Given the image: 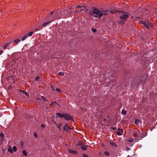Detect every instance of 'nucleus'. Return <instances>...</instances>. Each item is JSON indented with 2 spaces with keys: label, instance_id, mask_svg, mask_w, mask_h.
I'll list each match as a JSON object with an SVG mask.
<instances>
[{
  "label": "nucleus",
  "instance_id": "obj_13",
  "mask_svg": "<svg viewBox=\"0 0 157 157\" xmlns=\"http://www.w3.org/2000/svg\"><path fill=\"white\" fill-rule=\"evenodd\" d=\"M4 135L2 133H0V140H2L4 138Z\"/></svg>",
  "mask_w": 157,
  "mask_h": 157
},
{
  "label": "nucleus",
  "instance_id": "obj_26",
  "mask_svg": "<svg viewBox=\"0 0 157 157\" xmlns=\"http://www.w3.org/2000/svg\"><path fill=\"white\" fill-rule=\"evenodd\" d=\"M56 90L58 92H61V90H60V89L59 88H57L56 89Z\"/></svg>",
  "mask_w": 157,
  "mask_h": 157
},
{
  "label": "nucleus",
  "instance_id": "obj_3",
  "mask_svg": "<svg viewBox=\"0 0 157 157\" xmlns=\"http://www.w3.org/2000/svg\"><path fill=\"white\" fill-rule=\"evenodd\" d=\"M142 23L144 25L145 27L149 29L150 28V27H153V25L151 22L149 21L148 20H147L145 21H143Z\"/></svg>",
  "mask_w": 157,
  "mask_h": 157
},
{
  "label": "nucleus",
  "instance_id": "obj_20",
  "mask_svg": "<svg viewBox=\"0 0 157 157\" xmlns=\"http://www.w3.org/2000/svg\"><path fill=\"white\" fill-rule=\"evenodd\" d=\"M133 136L134 137H137L138 138V136L136 132H135L133 134Z\"/></svg>",
  "mask_w": 157,
  "mask_h": 157
},
{
  "label": "nucleus",
  "instance_id": "obj_42",
  "mask_svg": "<svg viewBox=\"0 0 157 157\" xmlns=\"http://www.w3.org/2000/svg\"><path fill=\"white\" fill-rule=\"evenodd\" d=\"M113 129L114 130H115V128H113Z\"/></svg>",
  "mask_w": 157,
  "mask_h": 157
},
{
  "label": "nucleus",
  "instance_id": "obj_37",
  "mask_svg": "<svg viewBox=\"0 0 157 157\" xmlns=\"http://www.w3.org/2000/svg\"><path fill=\"white\" fill-rule=\"evenodd\" d=\"M41 127H42V128H44L45 126V125L44 124H42L41 125Z\"/></svg>",
  "mask_w": 157,
  "mask_h": 157
},
{
  "label": "nucleus",
  "instance_id": "obj_39",
  "mask_svg": "<svg viewBox=\"0 0 157 157\" xmlns=\"http://www.w3.org/2000/svg\"><path fill=\"white\" fill-rule=\"evenodd\" d=\"M81 7L80 6H78L76 7V8H81Z\"/></svg>",
  "mask_w": 157,
  "mask_h": 157
},
{
  "label": "nucleus",
  "instance_id": "obj_35",
  "mask_svg": "<svg viewBox=\"0 0 157 157\" xmlns=\"http://www.w3.org/2000/svg\"><path fill=\"white\" fill-rule=\"evenodd\" d=\"M34 136H35L36 137V138H37V134H36V133H34Z\"/></svg>",
  "mask_w": 157,
  "mask_h": 157
},
{
  "label": "nucleus",
  "instance_id": "obj_17",
  "mask_svg": "<svg viewBox=\"0 0 157 157\" xmlns=\"http://www.w3.org/2000/svg\"><path fill=\"white\" fill-rule=\"evenodd\" d=\"M126 113V111L124 110H122L121 112V113L123 115H125Z\"/></svg>",
  "mask_w": 157,
  "mask_h": 157
},
{
  "label": "nucleus",
  "instance_id": "obj_14",
  "mask_svg": "<svg viewBox=\"0 0 157 157\" xmlns=\"http://www.w3.org/2000/svg\"><path fill=\"white\" fill-rule=\"evenodd\" d=\"M20 41V39H16L14 40V42L16 44H17Z\"/></svg>",
  "mask_w": 157,
  "mask_h": 157
},
{
  "label": "nucleus",
  "instance_id": "obj_30",
  "mask_svg": "<svg viewBox=\"0 0 157 157\" xmlns=\"http://www.w3.org/2000/svg\"><path fill=\"white\" fill-rule=\"evenodd\" d=\"M81 11V10H79V11H77L76 10L75 11L76 13H80Z\"/></svg>",
  "mask_w": 157,
  "mask_h": 157
},
{
  "label": "nucleus",
  "instance_id": "obj_36",
  "mask_svg": "<svg viewBox=\"0 0 157 157\" xmlns=\"http://www.w3.org/2000/svg\"><path fill=\"white\" fill-rule=\"evenodd\" d=\"M56 103V101H54V102H52V103L50 104V105H53V103Z\"/></svg>",
  "mask_w": 157,
  "mask_h": 157
},
{
  "label": "nucleus",
  "instance_id": "obj_43",
  "mask_svg": "<svg viewBox=\"0 0 157 157\" xmlns=\"http://www.w3.org/2000/svg\"><path fill=\"white\" fill-rule=\"evenodd\" d=\"M68 15H69V16H70L71 15V14L70 13H69Z\"/></svg>",
  "mask_w": 157,
  "mask_h": 157
},
{
  "label": "nucleus",
  "instance_id": "obj_22",
  "mask_svg": "<svg viewBox=\"0 0 157 157\" xmlns=\"http://www.w3.org/2000/svg\"><path fill=\"white\" fill-rule=\"evenodd\" d=\"M23 154L25 156H27V154L26 151L25 150H23Z\"/></svg>",
  "mask_w": 157,
  "mask_h": 157
},
{
  "label": "nucleus",
  "instance_id": "obj_29",
  "mask_svg": "<svg viewBox=\"0 0 157 157\" xmlns=\"http://www.w3.org/2000/svg\"><path fill=\"white\" fill-rule=\"evenodd\" d=\"M24 94L27 97H29V95L28 94H27V93L26 92H24Z\"/></svg>",
  "mask_w": 157,
  "mask_h": 157
},
{
  "label": "nucleus",
  "instance_id": "obj_11",
  "mask_svg": "<svg viewBox=\"0 0 157 157\" xmlns=\"http://www.w3.org/2000/svg\"><path fill=\"white\" fill-rule=\"evenodd\" d=\"M63 128L64 130L68 129L70 128L69 126H68L67 124H65L63 126Z\"/></svg>",
  "mask_w": 157,
  "mask_h": 157
},
{
  "label": "nucleus",
  "instance_id": "obj_15",
  "mask_svg": "<svg viewBox=\"0 0 157 157\" xmlns=\"http://www.w3.org/2000/svg\"><path fill=\"white\" fill-rule=\"evenodd\" d=\"M140 122V121L138 119H136L135 120V123L136 125H138Z\"/></svg>",
  "mask_w": 157,
  "mask_h": 157
},
{
  "label": "nucleus",
  "instance_id": "obj_33",
  "mask_svg": "<svg viewBox=\"0 0 157 157\" xmlns=\"http://www.w3.org/2000/svg\"><path fill=\"white\" fill-rule=\"evenodd\" d=\"M19 92H21V93H24V92H25L24 91H23L22 90H19Z\"/></svg>",
  "mask_w": 157,
  "mask_h": 157
},
{
  "label": "nucleus",
  "instance_id": "obj_38",
  "mask_svg": "<svg viewBox=\"0 0 157 157\" xmlns=\"http://www.w3.org/2000/svg\"><path fill=\"white\" fill-rule=\"evenodd\" d=\"M3 52V51L2 50L0 51V54H2Z\"/></svg>",
  "mask_w": 157,
  "mask_h": 157
},
{
  "label": "nucleus",
  "instance_id": "obj_46",
  "mask_svg": "<svg viewBox=\"0 0 157 157\" xmlns=\"http://www.w3.org/2000/svg\"><path fill=\"white\" fill-rule=\"evenodd\" d=\"M121 24H122V23H123V22H121Z\"/></svg>",
  "mask_w": 157,
  "mask_h": 157
},
{
  "label": "nucleus",
  "instance_id": "obj_21",
  "mask_svg": "<svg viewBox=\"0 0 157 157\" xmlns=\"http://www.w3.org/2000/svg\"><path fill=\"white\" fill-rule=\"evenodd\" d=\"M13 150L14 152H16L17 151V147L16 146H14L13 147Z\"/></svg>",
  "mask_w": 157,
  "mask_h": 157
},
{
  "label": "nucleus",
  "instance_id": "obj_5",
  "mask_svg": "<svg viewBox=\"0 0 157 157\" xmlns=\"http://www.w3.org/2000/svg\"><path fill=\"white\" fill-rule=\"evenodd\" d=\"M64 117L66 120H71L73 119L72 116L67 114H65Z\"/></svg>",
  "mask_w": 157,
  "mask_h": 157
},
{
  "label": "nucleus",
  "instance_id": "obj_8",
  "mask_svg": "<svg viewBox=\"0 0 157 157\" xmlns=\"http://www.w3.org/2000/svg\"><path fill=\"white\" fill-rule=\"evenodd\" d=\"M110 144L113 147H115L117 146V145L114 142H110Z\"/></svg>",
  "mask_w": 157,
  "mask_h": 157
},
{
  "label": "nucleus",
  "instance_id": "obj_40",
  "mask_svg": "<svg viewBox=\"0 0 157 157\" xmlns=\"http://www.w3.org/2000/svg\"><path fill=\"white\" fill-rule=\"evenodd\" d=\"M147 76H145V78H144V80H145L147 79Z\"/></svg>",
  "mask_w": 157,
  "mask_h": 157
},
{
  "label": "nucleus",
  "instance_id": "obj_44",
  "mask_svg": "<svg viewBox=\"0 0 157 157\" xmlns=\"http://www.w3.org/2000/svg\"><path fill=\"white\" fill-rule=\"evenodd\" d=\"M140 56H141L142 57L143 56V55H141Z\"/></svg>",
  "mask_w": 157,
  "mask_h": 157
},
{
  "label": "nucleus",
  "instance_id": "obj_31",
  "mask_svg": "<svg viewBox=\"0 0 157 157\" xmlns=\"http://www.w3.org/2000/svg\"><path fill=\"white\" fill-rule=\"evenodd\" d=\"M92 30L94 32H96V30L95 29H92Z\"/></svg>",
  "mask_w": 157,
  "mask_h": 157
},
{
  "label": "nucleus",
  "instance_id": "obj_34",
  "mask_svg": "<svg viewBox=\"0 0 157 157\" xmlns=\"http://www.w3.org/2000/svg\"><path fill=\"white\" fill-rule=\"evenodd\" d=\"M68 11L69 12H71V13L72 12V10L71 9H69L68 10Z\"/></svg>",
  "mask_w": 157,
  "mask_h": 157
},
{
  "label": "nucleus",
  "instance_id": "obj_19",
  "mask_svg": "<svg viewBox=\"0 0 157 157\" xmlns=\"http://www.w3.org/2000/svg\"><path fill=\"white\" fill-rule=\"evenodd\" d=\"M33 33V32H30L29 33H28L27 35H28V36H31Z\"/></svg>",
  "mask_w": 157,
  "mask_h": 157
},
{
  "label": "nucleus",
  "instance_id": "obj_24",
  "mask_svg": "<svg viewBox=\"0 0 157 157\" xmlns=\"http://www.w3.org/2000/svg\"><path fill=\"white\" fill-rule=\"evenodd\" d=\"M58 75H64V73L63 72H60L58 73Z\"/></svg>",
  "mask_w": 157,
  "mask_h": 157
},
{
  "label": "nucleus",
  "instance_id": "obj_16",
  "mask_svg": "<svg viewBox=\"0 0 157 157\" xmlns=\"http://www.w3.org/2000/svg\"><path fill=\"white\" fill-rule=\"evenodd\" d=\"M81 149L82 150H86L87 149V146H83L81 147Z\"/></svg>",
  "mask_w": 157,
  "mask_h": 157
},
{
  "label": "nucleus",
  "instance_id": "obj_18",
  "mask_svg": "<svg viewBox=\"0 0 157 157\" xmlns=\"http://www.w3.org/2000/svg\"><path fill=\"white\" fill-rule=\"evenodd\" d=\"M28 37V35H25V36H24L22 38L21 40L22 41H23V40H25V39L26 38H27Z\"/></svg>",
  "mask_w": 157,
  "mask_h": 157
},
{
  "label": "nucleus",
  "instance_id": "obj_2",
  "mask_svg": "<svg viewBox=\"0 0 157 157\" xmlns=\"http://www.w3.org/2000/svg\"><path fill=\"white\" fill-rule=\"evenodd\" d=\"M120 17L123 21L126 20L129 17V15L127 13L125 12H121L119 14Z\"/></svg>",
  "mask_w": 157,
  "mask_h": 157
},
{
  "label": "nucleus",
  "instance_id": "obj_27",
  "mask_svg": "<svg viewBox=\"0 0 157 157\" xmlns=\"http://www.w3.org/2000/svg\"><path fill=\"white\" fill-rule=\"evenodd\" d=\"M8 151L11 153H12L13 151L11 147H10V149H8Z\"/></svg>",
  "mask_w": 157,
  "mask_h": 157
},
{
  "label": "nucleus",
  "instance_id": "obj_12",
  "mask_svg": "<svg viewBox=\"0 0 157 157\" xmlns=\"http://www.w3.org/2000/svg\"><path fill=\"white\" fill-rule=\"evenodd\" d=\"M10 43H10H7L5 44L3 47V49L5 50L6 49V47L8 46L9 44Z\"/></svg>",
  "mask_w": 157,
  "mask_h": 157
},
{
  "label": "nucleus",
  "instance_id": "obj_4",
  "mask_svg": "<svg viewBox=\"0 0 157 157\" xmlns=\"http://www.w3.org/2000/svg\"><path fill=\"white\" fill-rule=\"evenodd\" d=\"M56 18H55V17H52V20H51L49 21L48 22H45L42 25V27H45L48 25L50 23H51L53 21L56 19Z\"/></svg>",
  "mask_w": 157,
  "mask_h": 157
},
{
  "label": "nucleus",
  "instance_id": "obj_45",
  "mask_svg": "<svg viewBox=\"0 0 157 157\" xmlns=\"http://www.w3.org/2000/svg\"><path fill=\"white\" fill-rule=\"evenodd\" d=\"M129 141H130V142H132V141H131V140H130H130H129Z\"/></svg>",
  "mask_w": 157,
  "mask_h": 157
},
{
  "label": "nucleus",
  "instance_id": "obj_6",
  "mask_svg": "<svg viewBox=\"0 0 157 157\" xmlns=\"http://www.w3.org/2000/svg\"><path fill=\"white\" fill-rule=\"evenodd\" d=\"M138 136V138H141L142 134V131H136Z\"/></svg>",
  "mask_w": 157,
  "mask_h": 157
},
{
  "label": "nucleus",
  "instance_id": "obj_41",
  "mask_svg": "<svg viewBox=\"0 0 157 157\" xmlns=\"http://www.w3.org/2000/svg\"><path fill=\"white\" fill-rule=\"evenodd\" d=\"M53 13V11H52V12H51V13H50V15H52Z\"/></svg>",
  "mask_w": 157,
  "mask_h": 157
},
{
  "label": "nucleus",
  "instance_id": "obj_28",
  "mask_svg": "<svg viewBox=\"0 0 157 157\" xmlns=\"http://www.w3.org/2000/svg\"><path fill=\"white\" fill-rule=\"evenodd\" d=\"M117 12H118V11H117ZM117 12V11L116 10H110L109 12H110V13H114L115 12Z\"/></svg>",
  "mask_w": 157,
  "mask_h": 157
},
{
  "label": "nucleus",
  "instance_id": "obj_32",
  "mask_svg": "<svg viewBox=\"0 0 157 157\" xmlns=\"http://www.w3.org/2000/svg\"><path fill=\"white\" fill-rule=\"evenodd\" d=\"M39 77H37L35 79V81H37L39 79Z\"/></svg>",
  "mask_w": 157,
  "mask_h": 157
},
{
  "label": "nucleus",
  "instance_id": "obj_9",
  "mask_svg": "<svg viewBox=\"0 0 157 157\" xmlns=\"http://www.w3.org/2000/svg\"><path fill=\"white\" fill-rule=\"evenodd\" d=\"M68 151L69 153L73 154L76 155L77 154L76 151L74 150H69Z\"/></svg>",
  "mask_w": 157,
  "mask_h": 157
},
{
  "label": "nucleus",
  "instance_id": "obj_25",
  "mask_svg": "<svg viewBox=\"0 0 157 157\" xmlns=\"http://www.w3.org/2000/svg\"><path fill=\"white\" fill-rule=\"evenodd\" d=\"M104 154L107 156H109V152L107 151H106L105 152Z\"/></svg>",
  "mask_w": 157,
  "mask_h": 157
},
{
  "label": "nucleus",
  "instance_id": "obj_23",
  "mask_svg": "<svg viewBox=\"0 0 157 157\" xmlns=\"http://www.w3.org/2000/svg\"><path fill=\"white\" fill-rule=\"evenodd\" d=\"M41 98L44 101H47V100L45 98V97L43 96H41Z\"/></svg>",
  "mask_w": 157,
  "mask_h": 157
},
{
  "label": "nucleus",
  "instance_id": "obj_10",
  "mask_svg": "<svg viewBox=\"0 0 157 157\" xmlns=\"http://www.w3.org/2000/svg\"><path fill=\"white\" fill-rule=\"evenodd\" d=\"M56 114L57 116L59 118L62 117H64V115H63L60 113H57Z\"/></svg>",
  "mask_w": 157,
  "mask_h": 157
},
{
  "label": "nucleus",
  "instance_id": "obj_7",
  "mask_svg": "<svg viewBox=\"0 0 157 157\" xmlns=\"http://www.w3.org/2000/svg\"><path fill=\"white\" fill-rule=\"evenodd\" d=\"M123 132L122 129L118 128V131L117 132V134L119 136L121 135V133Z\"/></svg>",
  "mask_w": 157,
  "mask_h": 157
},
{
  "label": "nucleus",
  "instance_id": "obj_1",
  "mask_svg": "<svg viewBox=\"0 0 157 157\" xmlns=\"http://www.w3.org/2000/svg\"><path fill=\"white\" fill-rule=\"evenodd\" d=\"M108 11L106 10L101 12L98 9L94 8L93 9L91 14L95 17L100 18L103 15H106L108 13Z\"/></svg>",
  "mask_w": 157,
  "mask_h": 157
}]
</instances>
